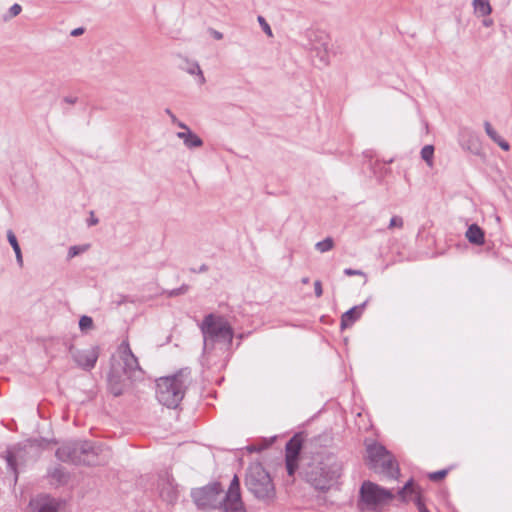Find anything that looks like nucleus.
Listing matches in <instances>:
<instances>
[{
    "mask_svg": "<svg viewBox=\"0 0 512 512\" xmlns=\"http://www.w3.org/2000/svg\"><path fill=\"white\" fill-rule=\"evenodd\" d=\"M484 129L489 138L495 142L501 149L508 151L510 149V145L507 141H505L493 128L489 121L484 122Z\"/></svg>",
    "mask_w": 512,
    "mask_h": 512,
    "instance_id": "obj_17",
    "label": "nucleus"
},
{
    "mask_svg": "<svg viewBox=\"0 0 512 512\" xmlns=\"http://www.w3.org/2000/svg\"><path fill=\"white\" fill-rule=\"evenodd\" d=\"M160 497L168 504H174L178 499V490L169 476L161 477L158 482Z\"/></svg>",
    "mask_w": 512,
    "mask_h": 512,
    "instance_id": "obj_13",
    "label": "nucleus"
},
{
    "mask_svg": "<svg viewBox=\"0 0 512 512\" xmlns=\"http://www.w3.org/2000/svg\"><path fill=\"white\" fill-rule=\"evenodd\" d=\"M7 239L14 251L20 249L17 238L12 230L7 231Z\"/></svg>",
    "mask_w": 512,
    "mask_h": 512,
    "instance_id": "obj_28",
    "label": "nucleus"
},
{
    "mask_svg": "<svg viewBox=\"0 0 512 512\" xmlns=\"http://www.w3.org/2000/svg\"><path fill=\"white\" fill-rule=\"evenodd\" d=\"M187 73L190 75L198 76V83L203 85L206 81L204 74L197 62H187V66L184 68Z\"/></svg>",
    "mask_w": 512,
    "mask_h": 512,
    "instance_id": "obj_21",
    "label": "nucleus"
},
{
    "mask_svg": "<svg viewBox=\"0 0 512 512\" xmlns=\"http://www.w3.org/2000/svg\"><path fill=\"white\" fill-rule=\"evenodd\" d=\"M7 465L15 474V481H17V453L14 451H7Z\"/></svg>",
    "mask_w": 512,
    "mask_h": 512,
    "instance_id": "obj_24",
    "label": "nucleus"
},
{
    "mask_svg": "<svg viewBox=\"0 0 512 512\" xmlns=\"http://www.w3.org/2000/svg\"><path fill=\"white\" fill-rule=\"evenodd\" d=\"M189 290V286L186 284H183L181 287L177 289H173L169 292V296L174 297L178 295L185 294Z\"/></svg>",
    "mask_w": 512,
    "mask_h": 512,
    "instance_id": "obj_34",
    "label": "nucleus"
},
{
    "mask_svg": "<svg viewBox=\"0 0 512 512\" xmlns=\"http://www.w3.org/2000/svg\"><path fill=\"white\" fill-rule=\"evenodd\" d=\"M98 223V219L97 218H94L92 217L89 221V225H96Z\"/></svg>",
    "mask_w": 512,
    "mask_h": 512,
    "instance_id": "obj_46",
    "label": "nucleus"
},
{
    "mask_svg": "<svg viewBox=\"0 0 512 512\" xmlns=\"http://www.w3.org/2000/svg\"><path fill=\"white\" fill-rule=\"evenodd\" d=\"M394 498L391 490L385 489L371 481H364L360 488L361 502L368 508L376 509L388 504Z\"/></svg>",
    "mask_w": 512,
    "mask_h": 512,
    "instance_id": "obj_9",
    "label": "nucleus"
},
{
    "mask_svg": "<svg viewBox=\"0 0 512 512\" xmlns=\"http://www.w3.org/2000/svg\"><path fill=\"white\" fill-rule=\"evenodd\" d=\"M21 11H22V7H21V5H19L17 3L13 4L9 9V13H10L11 17H15V16L19 15L21 13Z\"/></svg>",
    "mask_w": 512,
    "mask_h": 512,
    "instance_id": "obj_37",
    "label": "nucleus"
},
{
    "mask_svg": "<svg viewBox=\"0 0 512 512\" xmlns=\"http://www.w3.org/2000/svg\"><path fill=\"white\" fill-rule=\"evenodd\" d=\"M333 247H334V240L331 237H327L324 240L317 242L315 245V248L321 253L328 252V251L332 250Z\"/></svg>",
    "mask_w": 512,
    "mask_h": 512,
    "instance_id": "obj_23",
    "label": "nucleus"
},
{
    "mask_svg": "<svg viewBox=\"0 0 512 512\" xmlns=\"http://www.w3.org/2000/svg\"><path fill=\"white\" fill-rule=\"evenodd\" d=\"M121 363L112 365L108 375V384L111 393L119 396L125 387V378L134 381L142 378L144 372L139 365L137 357L133 354L128 341H123L118 348Z\"/></svg>",
    "mask_w": 512,
    "mask_h": 512,
    "instance_id": "obj_2",
    "label": "nucleus"
},
{
    "mask_svg": "<svg viewBox=\"0 0 512 512\" xmlns=\"http://www.w3.org/2000/svg\"><path fill=\"white\" fill-rule=\"evenodd\" d=\"M188 384L189 372L186 370L161 377L156 382V398L160 404L175 409L183 400Z\"/></svg>",
    "mask_w": 512,
    "mask_h": 512,
    "instance_id": "obj_3",
    "label": "nucleus"
},
{
    "mask_svg": "<svg viewBox=\"0 0 512 512\" xmlns=\"http://www.w3.org/2000/svg\"><path fill=\"white\" fill-rule=\"evenodd\" d=\"M301 446V440L298 437L294 436L291 438L286 444V458L297 459Z\"/></svg>",
    "mask_w": 512,
    "mask_h": 512,
    "instance_id": "obj_19",
    "label": "nucleus"
},
{
    "mask_svg": "<svg viewBox=\"0 0 512 512\" xmlns=\"http://www.w3.org/2000/svg\"><path fill=\"white\" fill-rule=\"evenodd\" d=\"M364 306L365 303L359 306H354L346 311L341 317V329L350 327L356 320H358L362 314Z\"/></svg>",
    "mask_w": 512,
    "mask_h": 512,
    "instance_id": "obj_14",
    "label": "nucleus"
},
{
    "mask_svg": "<svg viewBox=\"0 0 512 512\" xmlns=\"http://www.w3.org/2000/svg\"><path fill=\"white\" fill-rule=\"evenodd\" d=\"M175 124H177V126L183 130L182 132L191 131V129L183 122H180L177 120V122H175Z\"/></svg>",
    "mask_w": 512,
    "mask_h": 512,
    "instance_id": "obj_40",
    "label": "nucleus"
},
{
    "mask_svg": "<svg viewBox=\"0 0 512 512\" xmlns=\"http://www.w3.org/2000/svg\"><path fill=\"white\" fill-rule=\"evenodd\" d=\"M302 283H304V284L309 283V278H307V277H306V278H303V279H302Z\"/></svg>",
    "mask_w": 512,
    "mask_h": 512,
    "instance_id": "obj_48",
    "label": "nucleus"
},
{
    "mask_svg": "<svg viewBox=\"0 0 512 512\" xmlns=\"http://www.w3.org/2000/svg\"><path fill=\"white\" fill-rule=\"evenodd\" d=\"M226 512H239L243 510V502L240 493V482L237 475H234L229 489L225 496H222L221 508Z\"/></svg>",
    "mask_w": 512,
    "mask_h": 512,
    "instance_id": "obj_11",
    "label": "nucleus"
},
{
    "mask_svg": "<svg viewBox=\"0 0 512 512\" xmlns=\"http://www.w3.org/2000/svg\"><path fill=\"white\" fill-rule=\"evenodd\" d=\"M466 238L475 245H483L485 241L484 231L477 225L471 224L466 231Z\"/></svg>",
    "mask_w": 512,
    "mask_h": 512,
    "instance_id": "obj_16",
    "label": "nucleus"
},
{
    "mask_svg": "<svg viewBox=\"0 0 512 512\" xmlns=\"http://www.w3.org/2000/svg\"><path fill=\"white\" fill-rule=\"evenodd\" d=\"M314 290H315V295L317 297H321L322 294H323V290H322V284L319 280H316L314 282Z\"/></svg>",
    "mask_w": 512,
    "mask_h": 512,
    "instance_id": "obj_38",
    "label": "nucleus"
},
{
    "mask_svg": "<svg viewBox=\"0 0 512 512\" xmlns=\"http://www.w3.org/2000/svg\"><path fill=\"white\" fill-rule=\"evenodd\" d=\"M14 252H15L17 264L19 265V267H23V257H22L21 249L15 250Z\"/></svg>",
    "mask_w": 512,
    "mask_h": 512,
    "instance_id": "obj_39",
    "label": "nucleus"
},
{
    "mask_svg": "<svg viewBox=\"0 0 512 512\" xmlns=\"http://www.w3.org/2000/svg\"><path fill=\"white\" fill-rule=\"evenodd\" d=\"M433 156H434V147L432 145H425L421 149V158L426 162V164L430 168L433 167Z\"/></svg>",
    "mask_w": 512,
    "mask_h": 512,
    "instance_id": "obj_22",
    "label": "nucleus"
},
{
    "mask_svg": "<svg viewBox=\"0 0 512 512\" xmlns=\"http://www.w3.org/2000/svg\"><path fill=\"white\" fill-rule=\"evenodd\" d=\"M472 5L474 13L479 17L488 16L492 12L489 0H473Z\"/></svg>",
    "mask_w": 512,
    "mask_h": 512,
    "instance_id": "obj_18",
    "label": "nucleus"
},
{
    "mask_svg": "<svg viewBox=\"0 0 512 512\" xmlns=\"http://www.w3.org/2000/svg\"><path fill=\"white\" fill-rule=\"evenodd\" d=\"M215 38L221 39L222 38V34L220 32H215Z\"/></svg>",
    "mask_w": 512,
    "mask_h": 512,
    "instance_id": "obj_47",
    "label": "nucleus"
},
{
    "mask_svg": "<svg viewBox=\"0 0 512 512\" xmlns=\"http://www.w3.org/2000/svg\"><path fill=\"white\" fill-rule=\"evenodd\" d=\"M222 488L219 483H213L193 490L192 498L200 509H220L222 503Z\"/></svg>",
    "mask_w": 512,
    "mask_h": 512,
    "instance_id": "obj_10",
    "label": "nucleus"
},
{
    "mask_svg": "<svg viewBox=\"0 0 512 512\" xmlns=\"http://www.w3.org/2000/svg\"><path fill=\"white\" fill-rule=\"evenodd\" d=\"M344 274L347 275V276H355V275H359V276H364L366 277V274L361 271V270H356V269H352V268H346L344 269Z\"/></svg>",
    "mask_w": 512,
    "mask_h": 512,
    "instance_id": "obj_35",
    "label": "nucleus"
},
{
    "mask_svg": "<svg viewBox=\"0 0 512 512\" xmlns=\"http://www.w3.org/2000/svg\"><path fill=\"white\" fill-rule=\"evenodd\" d=\"M111 456L110 450L95 442H70L56 450V457L63 462L83 465H100Z\"/></svg>",
    "mask_w": 512,
    "mask_h": 512,
    "instance_id": "obj_1",
    "label": "nucleus"
},
{
    "mask_svg": "<svg viewBox=\"0 0 512 512\" xmlns=\"http://www.w3.org/2000/svg\"><path fill=\"white\" fill-rule=\"evenodd\" d=\"M258 22L259 24L261 25L262 29L264 30V32L269 36V37H272V30H271V27L269 26V24L266 22V20L264 19V17L262 16H258Z\"/></svg>",
    "mask_w": 512,
    "mask_h": 512,
    "instance_id": "obj_32",
    "label": "nucleus"
},
{
    "mask_svg": "<svg viewBox=\"0 0 512 512\" xmlns=\"http://www.w3.org/2000/svg\"><path fill=\"white\" fill-rule=\"evenodd\" d=\"M403 224H404V222H403L402 217H400V216H393L391 218V220H390L388 228L389 229H392V228H395V227L402 228Z\"/></svg>",
    "mask_w": 512,
    "mask_h": 512,
    "instance_id": "obj_31",
    "label": "nucleus"
},
{
    "mask_svg": "<svg viewBox=\"0 0 512 512\" xmlns=\"http://www.w3.org/2000/svg\"><path fill=\"white\" fill-rule=\"evenodd\" d=\"M200 330L203 335L204 350L212 349L216 342H223L226 345L232 343V327L221 316L206 315L200 325Z\"/></svg>",
    "mask_w": 512,
    "mask_h": 512,
    "instance_id": "obj_5",
    "label": "nucleus"
},
{
    "mask_svg": "<svg viewBox=\"0 0 512 512\" xmlns=\"http://www.w3.org/2000/svg\"><path fill=\"white\" fill-rule=\"evenodd\" d=\"M286 468L288 474L291 476L294 474L297 468V459L295 458H286Z\"/></svg>",
    "mask_w": 512,
    "mask_h": 512,
    "instance_id": "obj_29",
    "label": "nucleus"
},
{
    "mask_svg": "<svg viewBox=\"0 0 512 512\" xmlns=\"http://www.w3.org/2000/svg\"><path fill=\"white\" fill-rule=\"evenodd\" d=\"M447 475V470H439L429 474V479L432 481L442 480Z\"/></svg>",
    "mask_w": 512,
    "mask_h": 512,
    "instance_id": "obj_33",
    "label": "nucleus"
},
{
    "mask_svg": "<svg viewBox=\"0 0 512 512\" xmlns=\"http://www.w3.org/2000/svg\"><path fill=\"white\" fill-rule=\"evenodd\" d=\"M245 485L258 499L268 500L274 497L275 488L269 473L260 463H252L246 472Z\"/></svg>",
    "mask_w": 512,
    "mask_h": 512,
    "instance_id": "obj_7",
    "label": "nucleus"
},
{
    "mask_svg": "<svg viewBox=\"0 0 512 512\" xmlns=\"http://www.w3.org/2000/svg\"><path fill=\"white\" fill-rule=\"evenodd\" d=\"M92 326H93V320L91 317L84 315L80 318L79 327L81 330L90 329V328H92Z\"/></svg>",
    "mask_w": 512,
    "mask_h": 512,
    "instance_id": "obj_27",
    "label": "nucleus"
},
{
    "mask_svg": "<svg viewBox=\"0 0 512 512\" xmlns=\"http://www.w3.org/2000/svg\"><path fill=\"white\" fill-rule=\"evenodd\" d=\"M307 49L318 66L326 67L330 63L332 40L328 33L319 29H311L306 33Z\"/></svg>",
    "mask_w": 512,
    "mask_h": 512,
    "instance_id": "obj_8",
    "label": "nucleus"
},
{
    "mask_svg": "<svg viewBox=\"0 0 512 512\" xmlns=\"http://www.w3.org/2000/svg\"><path fill=\"white\" fill-rule=\"evenodd\" d=\"M166 113L170 116L173 123L177 122L176 116L171 112L170 109H166Z\"/></svg>",
    "mask_w": 512,
    "mask_h": 512,
    "instance_id": "obj_43",
    "label": "nucleus"
},
{
    "mask_svg": "<svg viewBox=\"0 0 512 512\" xmlns=\"http://www.w3.org/2000/svg\"><path fill=\"white\" fill-rule=\"evenodd\" d=\"M86 250L85 246H71L68 251V258H73Z\"/></svg>",
    "mask_w": 512,
    "mask_h": 512,
    "instance_id": "obj_30",
    "label": "nucleus"
},
{
    "mask_svg": "<svg viewBox=\"0 0 512 512\" xmlns=\"http://www.w3.org/2000/svg\"><path fill=\"white\" fill-rule=\"evenodd\" d=\"M176 136L183 140L188 149L199 148L203 145L202 139L193 131L177 132Z\"/></svg>",
    "mask_w": 512,
    "mask_h": 512,
    "instance_id": "obj_15",
    "label": "nucleus"
},
{
    "mask_svg": "<svg viewBox=\"0 0 512 512\" xmlns=\"http://www.w3.org/2000/svg\"><path fill=\"white\" fill-rule=\"evenodd\" d=\"M341 471L342 466L337 457L328 454L311 464L305 472V477L315 489L325 491L337 481Z\"/></svg>",
    "mask_w": 512,
    "mask_h": 512,
    "instance_id": "obj_4",
    "label": "nucleus"
},
{
    "mask_svg": "<svg viewBox=\"0 0 512 512\" xmlns=\"http://www.w3.org/2000/svg\"><path fill=\"white\" fill-rule=\"evenodd\" d=\"M368 466L375 473L386 478L397 479L400 470L392 454L378 443L367 445Z\"/></svg>",
    "mask_w": 512,
    "mask_h": 512,
    "instance_id": "obj_6",
    "label": "nucleus"
},
{
    "mask_svg": "<svg viewBox=\"0 0 512 512\" xmlns=\"http://www.w3.org/2000/svg\"><path fill=\"white\" fill-rule=\"evenodd\" d=\"M63 101L67 104H70V105H73L77 102V98L76 97H71V96H67V97H64Z\"/></svg>",
    "mask_w": 512,
    "mask_h": 512,
    "instance_id": "obj_41",
    "label": "nucleus"
},
{
    "mask_svg": "<svg viewBox=\"0 0 512 512\" xmlns=\"http://www.w3.org/2000/svg\"><path fill=\"white\" fill-rule=\"evenodd\" d=\"M416 493V489L414 487V483L412 480H409L399 491L398 495L401 497L403 501H406L407 493Z\"/></svg>",
    "mask_w": 512,
    "mask_h": 512,
    "instance_id": "obj_26",
    "label": "nucleus"
},
{
    "mask_svg": "<svg viewBox=\"0 0 512 512\" xmlns=\"http://www.w3.org/2000/svg\"><path fill=\"white\" fill-rule=\"evenodd\" d=\"M50 477L55 480L58 484L66 482L67 476L62 467L54 468L50 472Z\"/></svg>",
    "mask_w": 512,
    "mask_h": 512,
    "instance_id": "obj_25",
    "label": "nucleus"
},
{
    "mask_svg": "<svg viewBox=\"0 0 512 512\" xmlns=\"http://www.w3.org/2000/svg\"><path fill=\"white\" fill-rule=\"evenodd\" d=\"M415 504H416L419 512H429L428 509L426 508L425 504L423 503L420 495L416 496Z\"/></svg>",
    "mask_w": 512,
    "mask_h": 512,
    "instance_id": "obj_36",
    "label": "nucleus"
},
{
    "mask_svg": "<svg viewBox=\"0 0 512 512\" xmlns=\"http://www.w3.org/2000/svg\"><path fill=\"white\" fill-rule=\"evenodd\" d=\"M208 270V266L205 264H202L199 268V272H206Z\"/></svg>",
    "mask_w": 512,
    "mask_h": 512,
    "instance_id": "obj_45",
    "label": "nucleus"
},
{
    "mask_svg": "<svg viewBox=\"0 0 512 512\" xmlns=\"http://www.w3.org/2000/svg\"><path fill=\"white\" fill-rule=\"evenodd\" d=\"M83 33V28H76L71 32L72 36H78Z\"/></svg>",
    "mask_w": 512,
    "mask_h": 512,
    "instance_id": "obj_42",
    "label": "nucleus"
},
{
    "mask_svg": "<svg viewBox=\"0 0 512 512\" xmlns=\"http://www.w3.org/2000/svg\"><path fill=\"white\" fill-rule=\"evenodd\" d=\"M60 503L54 499L46 497L38 507V512H58Z\"/></svg>",
    "mask_w": 512,
    "mask_h": 512,
    "instance_id": "obj_20",
    "label": "nucleus"
},
{
    "mask_svg": "<svg viewBox=\"0 0 512 512\" xmlns=\"http://www.w3.org/2000/svg\"><path fill=\"white\" fill-rule=\"evenodd\" d=\"M72 357L76 364L84 370H91L94 368L97 359L99 357V351L97 347H90L83 350H71Z\"/></svg>",
    "mask_w": 512,
    "mask_h": 512,
    "instance_id": "obj_12",
    "label": "nucleus"
},
{
    "mask_svg": "<svg viewBox=\"0 0 512 512\" xmlns=\"http://www.w3.org/2000/svg\"><path fill=\"white\" fill-rule=\"evenodd\" d=\"M483 25L486 26V27H490L493 25V20L488 18V19H484L483 20Z\"/></svg>",
    "mask_w": 512,
    "mask_h": 512,
    "instance_id": "obj_44",
    "label": "nucleus"
}]
</instances>
